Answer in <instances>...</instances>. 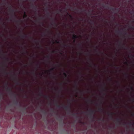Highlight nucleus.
Wrapping results in <instances>:
<instances>
[{"mask_svg": "<svg viewBox=\"0 0 134 134\" xmlns=\"http://www.w3.org/2000/svg\"><path fill=\"white\" fill-rule=\"evenodd\" d=\"M4 58H5L6 59L7 61H8L9 60V59L8 58H6V57H4Z\"/></svg>", "mask_w": 134, "mask_h": 134, "instance_id": "37", "label": "nucleus"}, {"mask_svg": "<svg viewBox=\"0 0 134 134\" xmlns=\"http://www.w3.org/2000/svg\"><path fill=\"white\" fill-rule=\"evenodd\" d=\"M13 7L11 5L9 6V9L10 12L11 14V18H10V20H12V18L14 16L15 17L16 16L15 15V13L14 9H12Z\"/></svg>", "mask_w": 134, "mask_h": 134, "instance_id": "3", "label": "nucleus"}, {"mask_svg": "<svg viewBox=\"0 0 134 134\" xmlns=\"http://www.w3.org/2000/svg\"><path fill=\"white\" fill-rule=\"evenodd\" d=\"M88 101L89 102H90L91 103H92V102H93V101L91 100L90 99H89V100H88Z\"/></svg>", "mask_w": 134, "mask_h": 134, "instance_id": "40", "label": "nucleus"}, {"mask_svg": "<svg viewBox=\"0 0 134 134\" xmlns=\"http://www.w3.org/2000/svg\"><path fill=\"white\" fill-rule=\"evenodd\" d=\"M64 75L65 76V77H68L67 74L65 72L63 73Z\"/></svg>", "mask_w": 134, "mask_h": 134, "instance_id": "26", "label": "nucleus"}, {"mask_svg": "<svg viewBox=\"0 0 134 134\" xmlns=\"http://www.w3.org/2000/svg\"><path fill=\"white\" fill-rule=\"evenodd\" d=\"M55 52H56V51H52V53H55Z\"/></svg>", "mask_w": 134, "mask_h": 134, "instance_id": "51", "label": "nucleus"}, {"mask_svg": "<svg viewBox=\"0 0 134 134\" xmlns=\"http://www.w3.org/2000/svg\"><path fill=\"white\" fill-rule=\"evenodd\" d=\"M5 85L6 86L5 87V90L9 93L10 94L13 95L15 98H16V95L13 92L11 88L10 87H8V83L7 82L5 83Z\"/></svg>", "mask_w": 134, "mask_h": 134, "instance_id": "1", "label": "nucleus"}, {"mask_svg": "<svg viewBox=\"0 0 134 134\" xmlns=\"http://www.w3.org/2000/svg\"><path fill=\"white\" fill-rule=\"evenodd\" d=\"M55 105L58 108H60L61 107V105H58V104L56 100H55Z\"/></svg>", "mask_w": 134, "mask_h": 134, "instance_id": "13", "label": "nucleus"}, {"mask_svg": "<svg viewBox=\"0 0 134 134\" xmlns=\"http://www.w3.org/2000/svg\"><path fill=\"white\" fill-rule=\"evenodd\" d=\"M81 43H79L78 45L79 46H81Z\"/></svg>", "mask_w": 134, "mask_h": 134, "instance_id": "46", "label": "nucleus"}, {"mask_svg": "<svg viewBox=\"0 0 134 134\" xmlns=\"http://www.w3.org/2000/svg\"><path fill=\"white\" fill-rule=\"evenodd\" d=\"M102 103V101H101L100 102V103L99 104V105L100 106V108H98V110L100 112H103L104 110V109L102 108V107L101 106V105Z\"/></svg>", "mask_w": 134, "mask_h": 134, "instance_id": "6", "label": "nucleus"}, {"mask_svg": "<svg viewBox=\"0 0 134 134\" xmlns=\"http://www.w3.org/2000/svg\"><path fill=\"white\" fill-rule=\"evenodd\" d=\"M99 53H102V54H103V53H102L100 51H99Z\"/></svg>", "mask_w": 134, "mask_h": 134, "instance_id": "62", "label": "nucleus"}, {"mask_svg": "<svg viewBox=\"0 0 134 134\" xmlns=\"http://www.w3.org/2000/svg\"><path fill=\"white\" fill-rule=\"evenodd\" d=\"M102 7L103 8L106 7H107V8H108V5H105L104 4H102Z\"/></svg>", "mask_w": 134, "mask_h": 134, "instance_id": "23", "label": "nucleus"}, {"mask_svg": "<svg viewBox=\"0 0 134 134\" xmlns=\"http://www.w3.org/2000/svg\"><path fill=\"white\" fill-rule=\"evenodd\" d=\"M2 96V94L1 93H0V100L1 99Z\"/></svg>", "mask_w": 134, "mask_h": 134, "instance_id": "33", "label": "nucleus"}, {"mask_svg": "<svg viewBox=\"0 0 134 134\" xmlns=\"http://www.w3.org/2000/svg\"><path fill=\"white\" fill-rule=\"evenodd\" d=\"M90 21H91V22L92 23H93V22H94V21L93 20H90Z\"/></svg>", "mask_w": 134, "mask_h": 134, "instance_id": "58", "label": "nucleus"}, {"mask_svg": "<svg viewBox=\"0 0 134 134\" xmlns=\"http://www.w3.org/2000/svg\"><path fill=\"white\" fill-rule=\"evenodd\" d=\"M79 38V36L74 34L72 36V38L74 39V42H75V39Z\"/></svg>", "mask_w": 134, "mask_h": 134, "instance_id": "9", "label": "nucleus"}, {"mask_svg": "<svg viewBox=\"0 0 134 134\" xmlns=\"http://www.w3.org/2000/svg\"><path fill=\"white\" fill-rule=\"evenodd\" d=\"M55 67H53V68H52L50 70H48V72H50L52 71L53 70L55 69Z\"/></svg>", "mask_w": 134, "mask_h": 134, "instance_id": "19", "label": "nucleus"}, {"mask_svg": "<svg viewBox=\"0 0 134 134\" xmlns=\"http://www.w3.org/2000/svg\"><path fill=\"white\" fill-rule=\"evenodd\" d=\"M81 10H83V11H84V12H86V10H83V9L82 8L81 9Z\"/></svg>", "mask_w": 134, "mask_h": 134, "instance_id": "38", "label": "nucleus"}, {"mask_svg": "<svg viewBox=\"0 0 134 134\" xmlns=\"http://www.w3.org/2000/svg\"><path fill=\"white\" fill-rule=\"evenodd\" d=\"M102 90L104 91H105V89L104 88H103V87L102 88Z\"/></svg>", "mask_w": 134, "mask_h": 134, "instance_id": "47", "label": "nucleus"}, {"mask_svg": "<svg viewBox=\"0 0 134 134\" xmlns=\"http://www.w3.org/2000/svg\"><path fill=\"white\" fill-rule=\"evenodd\" d=\"M128 36L129 37H130L131 36V35L130 34H129V35Z\"/></svg>", "mask_w": 134, "mask_h": 134, "instance_id": "63", "label": "nucleus"}, {"mask_svg": "<svg viewBox=\"0 0 134 134\" xmlns=\"http://www.w3.org/2000/svg\"><path fill=\"white\" fill-rule=\"evenodd\" d=\"M34 42L35 43H38V41L36 40V39L34 40Z\"/></svg>", "mask_w": 134, "mask_h": 134, "instance_id": "43", "label": "nucleus"}, {"mask_svg": "<svg viewBox=\"0 0 134 134\" xmlns=\"http://www.w3.org/2000/svg\"><path fill=\"white\" fill-rule=\"evenodd\" d=\"M126 122H124V123L122 124V125L124 126H125V125H126Z\"/></svg>", "mask_w": 134, "mask_h": 134, "instance_id": "36", "label": "nucleus"}, {"mask_svg": "<svg viewBox=\"0 0 134 134\" xmlns=\"http://www.w3.org/2000/svg\"><path fill=\"white\" fill-rule=\"evenodd\" d=\"M15 83L17 85H20L21 83L19 81L17 80V76H16L15 77Z\"/></svg>", "mask_w": 134, "mask_h": 134, "instance_id": "11", "label": "nucleus"}, {"mask_svg": "<svg viewBox=\"0 0 134 134\" xmlns=\"http://www.w3.org/2000/svg\"><path fill=\"white\" fill-rule=\"evenodd\" d=\"M27 16V15L26 14V13L25 12H24V18H25Z\"/></svg>", "mask_w": 134, "mask_h": 134, "instance_id": "24", "label": "nucleus"}, {"mask_svg": "<svg viewBox=\"0 0 134 134\" xmlns=\"http://www.w3.org/2000/svg\"><path fill=\"white\" fill-rule=\"evenodd\" d=\"M39 96H40L43 97L44 98L47 99L49 98V96L44 95L42 92L41 91H40V93L39 94Z\"/></svg>", "mask_w": 134, "mask_h": 134, "instance_id": "5", "label": "nucleus"}, {"mask_svg": "<svg viewBox=\"0 0 134 134\" xmlns=\"http://www.w3.org/2000/svg\"><path fill=\"white\" fill-rule=\"evenodd\" d=\"M55 42L56 43H60L59 41H57V40L55 41Z\"/></svg>", "mask_w": 134, "mask_h": 134, "instance_id": "39", "label": "nucleus"}, {"mask_svg": "<svg viewBox=\"0 0 134 134\" xmlns=\"http://www.w3.org/2000/svg\"><path fill=\"white\" fill-rule=\"evenodd\" d=\"M52 112H54V109H52Z\"/></svg>", "mask_w": 134, "mask_h": 134, "instance_id": "56", "label": "nucleus"}, {"mask_svg": "<svg viewBox=\"0 0 134 134\" xmlns=\"http://www.w3.org/2000/svg\"><path fill=\"white\" fill-rule=\"evenodd\" d=\"M88 111L90 113L89 114L90 116V118L92 119L93 121H94V114L95 113V111L91 109L89 110Z\"/></svg>", "mask_w": 134, "mask_h": 134, "instance_id": "4", "label": "nucleus"}, {"mask_svg": "<svg viewBox=\"0 0 134 134\" xmlns=\"http://www.w3.org/2000/svg\"><path fill=\"white\" fill-rule=\"evenodd\" d=\"M14 21L16 22H19L20 21L19 20H16L15 19H14Z\"/></svg>", "mask_w": 134, "mask_h": 134, "instance_id": "30", "label": "nucleus"}, {"mask_svg": "<svg viewBox=\"0 0 134 134\" xmlns=\"http://www.w3.org/2000/svg\"><path fill=\"white\" fill-rule=\"evenodd\" d=\"M67 14L68 15L69 17H70V18H71V19H72V20L73 19V17L70 15L68 13H67Z\"/></svg>", "mask_w": 134, "mask_h": 134, "instance_id": "21", "label": "nucleus"}, {"mask_svg": "<svg viewBox=\"0 0 134 134\" xmlns=\"http://www.w3.org/2000/svg\"><path fill=\"white\" fill-rule=\"evenodd\" d=\"M79 74L81 75V77H82V74L81 72H79Z\"/></svg>", "mask_w": 134, "mask_h": 134, "instance_id": "49", "label": "nucleus"}, {"mask_svg": "<svg viewBox=\"0 0 134 134\" xmlns=\"http://www.w3.org/2000/svg\"><path fill=\"white\" fill-rule=\"evenodd\" d=\"M51 19H52L53 21V22L51 24V25L52 26H53V25H56V24L55 23V22L54 21V19L53 18H52V17H51Z\"/></svg>", "mask_w": 134, "mask_h": 134, "instance_id": "12", "label": "nucleus"}, {"mask_svg": "<svg viewBox=\"0 0 134 134\" xmlns=\"http://www.w3.org/2000/svg\"><path fill=\"white\" fill-rule=\"evenodd\" d=\"M125 35H127V32L126 31H125Z\"/></svg>", "mask_w": 134, "mask_h": 134, "instance_id": "52", "label": "nucleus"}, {"mask_svg": "<svg viewBox=\"0 0 134 134\" xmlns=\"http://www.w3.org/2000/svg\"><path fill=\"white\" fill-rule=\"evenodd\" d=\"M129 57H131L132 58H133L134 57V55H133L131 54L130 56H129Z\"/></svg>", "mask_w": 134, "mask_h": 134, "instance_id": "32", "label": "nucleus"}, {"mask_svg": "<svg viewBox=\"0 0 134 134\" xmlns=\"http://www.w3.org/2000/svg\"><path fill=\"white\" fill-rule=\"evenodd\" d=\"M36 66H37V68H39V65L38 64H37Z\"/></svg>", "mask_w": 134, "mask_h": 134, "instance_id": "42", "label": "nucleus"}, {"mask_svg": "<svg viewBox=\"0 0 134 134\" xmlns=\"http://www.w3.org/2000/svg\"><path fill=\"white\" fill-rule=\"evenodd\" d=\"M67 14L68 15L69 17H70V18H71V19H72V20L73 19V17L70 15L68 13H67Z\"/></svg>", "mask_w": 134, "mask_h": 134, "instance_id": "22", "label": "nucleus"}, {"mask_svg": "<svg viewBox=\"0 0 134 134\" xmlns=\"http://www.w3.org/2000/svg\"><path fill=\"white\" fill-rule=\"evenodd\" d=\"M131 89L132 90H133V87L132 86H131Z\"/></svg>", "mask_w": 134, "mask_h": 134, "instance_id": "50", "label": "nucleus"}, {"mask_svg": "<svg viewBox=\"0 0 134 134\" xmlns=\"http://www.w3.org/2000/svg\"><path fill=\"white\" fill-rule=\"evenodd\" d=\"M108 79L110 81H111L112 80V79L111 78H108Z\"/></svg>", "mask_w": 134, "mask_h": 134, "instance_id": "44", "label": "nucleus"}, {"mask_svg": "<svg viewBox=\"0 0 134 134\" xmlns=\"http://www.w3.org/2000/svg\"><path fill=\"white\" fill-rule=\"evenodd\" d=\"M18 104V101L17 100H16V101H15V102H14V104L15 105H17Z\"/></svg>", "mask_w": 134, "mask_h": 134, "instance_id": "27", "label": "nucleus"}, {"mask_svg": "<svg viewBox=\"0 0 134 134\" xmlns=\"http://www.w3.org/2000/svg\"><path fill=\"white\" fill-rule=\"evenodd\" d=\"M75 86L76 87V91H78L79 90V89L78 88V86L77 82H75Z\"/></svg>", "mask_w": 134, "mask_h": 134, "instance_id": "14", "label": "nucleus"}, {"mask_svg": "<svg viewBox=\"0 0 134 134\" xmlns=\"http://www.w3.org/2000/svg\"><path fill=\"white\" fill-rule=\"evenodd\" d=\"M80 20L81 21H82L83 19L82 18H81L80 19Z\"/></svg>", "mask_w": 134, "mask_h": 134, "instance_id": "53", "label": "nucleus"}, {"mask_svg": "<svg viewBox=\"0 0 134 134\" xmlns=\"http://www.w3.org/2000/svg\"><path fill=\"white\" fill-rule=\"evenodd\" d=\"M80 92L82 94V91H80Z\"/></svg>", "mask_w": 134, "mask_h": 134, "instance_id": "60", "label": "nucleus"}, {"mask_svg": "<svg viewBox=\"0 0 134 134\" xmlns=\"http://www.w3.org/2000/svg\"><path fill=\"white\" fill-rule=\"evenodd\" d=\"M107 114L110 115L111 119L113 118V115L114 113L113 112H111L110 113L108 112Z\"/></svg>", "mask_w": 134, "mask_h": 134, "instance_id": "10", "label": "nucleus"}, {"mask_svg": "<svg viewBox=\"0 0 134 134\" xmlns=\"http://www.w3.org/2000/svg\"><path fill=\"white\" fill-rule=\"evenodd\" d=\"M69 6H70V7L73 10H76V11H79V10H77V9H76V8H75L74 9V8H72V7H71V5H69Z\"/></svg>", "mask_w": 134, "mask_h": 134, "instance_id": "25", "label": "nucleus"}, {"mask_svg": "<svg viewBox=\"0 0 134 134\" xmlns=\"http://www.w3.org/2000/svg\"><path fill=\"white\" fill-rule=\"evenodd\" d=\"M119 46L122 47V48L125 49V44H123L122 45V42L121 41L119 42Z\"/></svg>", "mask_w": 134, "mask_h": 134, "instance_id": "8", "label": "nucleus"}, {"mask_svg": "<svg viewBox=\"0 0 134 134\" xmlns=\"http://www.w3.org/2000/svg\"><path fill=\"white\" fill-rule=\"evenodd\" d=\"M99 121H102L104 122V119H101L100 118L99 119Z\"/></svg>", "mask_w": 134, "mask_h": 134, "instance_id": "34", "label": "nucleus"}, {"mask_svg": "<svg viewBox=\"0 0 134 134\" xmlns=\"http://www.w3.org/2000/svg\"><path fill=\"white\" fill-rule=\"evenodd\" d=\"M129 27L132 30H134V26L133 25H129Z\"/></svg>", "mask_w": 134, "mask_h": 134, "instance_id": "17", "label": "nucleus"}, {"mask_svg": "<svg viewBox=\"0 0 134 134\" xmlns=\"http://www.w3.org/2000/svg\"><path fill=\"white\" fill-rule=\"evenodd\" d=\"M110 8L113 11H114L116 9L115 8L111 7Z\"/></svg>", "mask_w": 134, "mask_h": 134, "instance_id": "20", "label": "nucleus"}, {"mask_svg": "<svg viewBox=\"0 0 134 134\" xmlns=\"http://www.w3.org/2000/svg\"><path fill=\"white\" fill-rule=\"evenodd\" d=\"M116 32L118 34H119L120 33L121 34H122L121 33L120 31L119 30H118V31H116Z\"/></svg>", "mask_w": 134, "mask_h": 134, "instance_id": "29", "label": "nucleus"}, {"mask_svg": "<svg viewBox=\"0 0 134 134\" xmlns=\"http://www.w3.org/2000/svg\"><path fill=\"white\" fill-rule=\"evenodd\" d=\"M116 121L118 122H119L120 124H121V119L118 118L116 119Z\"/></svg>", "mask_w": 134, "mask_h": 134, "instance_id": "15", "label": "nucleus"}, {"mask_svg": "<svg viewBox=\"0 0 134 134\" xmlns=\"http://www.w3.org/2000/svg\"><path fill=\"white\" fill-rule=\"evenodd\" d=\"M47 14L48 15H49V12L48 11H47Z\"/></svg>", "mask_w": 134, "mask_h": 134, "instance_id": "57", "label": "nucleus"}, {"mask_svg": "<svg viewBox=\"0 0 134 134\" xmlns=\"http://www.w3.org/2000/svg\"><path fill=\"white\" fill-rule=\"evenodd\" d=\"M42 112L43 113H46V111L44 110L42 111Z\"/></svg>", "mask_w": 134, "mask_h": 134, "instance_id": "48", "label": "nucleus"}, {"mask_svg": "<svg viewBox=\"0 0 134 134\" xmlns=\"http://www.w3.org/2000/svg\"><path fill=\"white\" fill-rule=\"evenodd\" d=\"M21 36L22 38H24L27 37V35L25 34L24 35H21Z\"/></svg>", "mask_w": 134, "mask_h": 134, "instance_id": "16", "label": "nucleus"}, {"mask_svg": "<svg viewBox=\"0 0 134 134\" xmlns=\"http://www.w3.org/2000/svg\"><path fill=\"white\" fill-rule=\"evenodd\" d=\"M132 101L134 102V99H132Z\"/></svg>", "mask_w": 134, "mask_h": 134, "instance_id": "61", "label": "nucleus"}, {"mask_svg": "<svg viewBox=\"0 0 134 134\" xmlns=\"http://www.w3.org/2000/svg\"><path fill=\"white\" fill-rule=\"evenodd\" d=\"M30 37V39H33L34 38L33 37Z\"/></svg>", "mask_w": 134, "mask_h": 134, "instance_id": "59", "label": "nucleus"}, {"mask_svg": "<svg viewBox=\"0 0 134 134\" xmlns=\"http://www.w3.org/2000/svg\"><path fill=\"white\" fill-rule=\"evenodd\" d=\"M63 45L64 47H69V44H64Z\"/></svg>", "mask_w": 134, "mask_h": 134, "instance_id": "28", "label": "nucleus"}, {"mask_svg": "<svg viewBox=\"0 0 134 134\" xmlns=\"http://www.w3.org/2000/svg\"><path fill=\"white\" fill-rule=\"evenodd\" d=\"M46 57L48 59L50 58V57L49 55H48L46 56Z\"/></svg>", "mask_w": 134, "mask_h": 134, "instance_id": "35", "label": "nucleus"}, {"mask_svg": "<svg viewBox=\"0 0 134 134\" xmlns=\"http://www.w3.org/2000/svg\"><path fill=\"white\" fill-rule=\"evenodd\" d=\"M43 17H40V19H43Z\"/></svg>", "mask_w": 134, "mask_h": 134, "instance_id": "54", "label": "nucleus"}, {"mask_svg": "<svg viewBox=\"0 0 134 134\" xmlns=\"http://www.w3.org/2000/svg\"><path fill=\"white\" fill-rule=\"evenodd\" d=\"M132 116H134V114H132Z\"/></svg>", "mask_w": 134, "mask_h": 134, "instance_id": "64", "label": "nucleus"}, {"mask_svg": "<svg viewBox=\"0 0 134 134\" xmlns=\"http://www.w3.org/2000/svg\"><path fill=\"white\" fill-rule=\"evenodd\" d=\"M125 75L127 77H129V74H125Z\"/></svg>", "mask_w": 134, "mask_h": 134, "instance_id": "41", "label": "nucleus"}, {"mask_svg": "<svg viewBox=\"0 0 134 134\" xmlns=\"http://www.w3.org/2000/svg\"><path fill=\"white\" fill-rule=\"evenodd\" d=\"M4 73L5 74H6V75H7V74H9L10 73H9V72H6L5 71V70L4 71Z\"/></svg>", "mask_w": 134, "mask_h": 134, "instance_id": "31", "label": "nucleus"}, {"mask_svg": "<svg viewBox=\"0 0 134 134\" xmlns=\"http://www.w3.org/2000/svg\"><path fill=\"white\" fill-rule=\"evenodd\" d=\"M117 83L119 84V85H120V83H119V82L118 81L117 82Z\"/></svg>", "mask_w": 134, "mask_h": 134, "instance_id": "55", "label": "nucleus"}, {"mask_svg": "<svg viewBox=\"0 0 134 134\" xmlns=\"http://www.w3.org/2000/svg\"><path fill=\"white\" fill-rule=\"evenodd\" d=\"M130 126H133L134 125V123H132L131 122H130L128 123Z\"/></svg>", "mask_w": 134, "mask_h": 134, "instance_id": "18", "label": "nucleus"}, {"mask_svg": "<svg viewBox=\"0 0 134 134\" xmlns=\"http://www.w3.org/2000/svg\"><path fill=\"white\" fill-rule=\"evenodd\" d=\"M52 77L53 78V79H55L56 78V77L55 76H52Z\"/></svg>", "mask_w": 134, "mask_h": 134, "instance_id": "45", "label": "nucleus"}, {"mask_svg": "<svg viewBox=\"0 0 134 134\" xmlns=\"http://www.w3.org/2000/svg\"><path fill=\"white\" fill-rule=\"evenodd\" d=\"M70 105L71 104H70L69 105L64 106L63 105H62V106L63 107H64V108L66 110L68 111V114H71V115L74 116H76V114H77L78 113H76V114L73 113L71 114L70 113H71V107Z\"/></svg>", "mask_w": 134, "mask_h": 134, "instance_id": "2", "label": "nucleus"}, {"mask_svg": "<svg viewBox=\"0 0 134 134\" xmlns=\"http://www.w3.org/2000/svg\"><path fill=\"white\" fill-rule=\"evenodd\" d=\"M31 7L35 10V12L36 14L37 9V6L36 5L35 6L33 3H32L31 5Z\"/></svg>", "mask_w": 134, "mask_h": 134, "instance_id": "7", "label": "nucleus"}]
</instances>
